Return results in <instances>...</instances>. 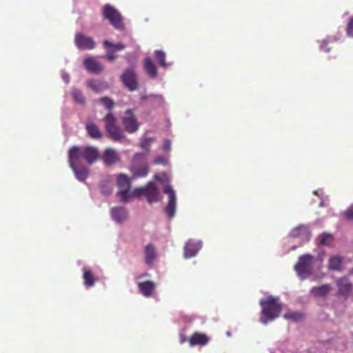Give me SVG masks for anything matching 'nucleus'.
Listing matches in <instances>:
<instances>
[{
	"label": "nucleus",
	"mask_w": 353,
	"mask_h": 353,
	"mask_svg": "<svg viewBox=\"0 0 353 353\" xmlns=\"http://www.w3.org/2000/svg\"><path fill=\"white\" fill-rule=\"evenodd\" d=\"M112 219L117 222H122L127 219L128 212L124 208H114L112 209Z\"/></svg>",
	"instance_id": "5701e85b"
},
{
	"label": "nucleus",
	"mask_w": 353,
	"mask_h": 353,
	"mask_svg": "<svg viewBox=\"0 0 353 353\" xmlns=\"http://www.w3.org/2000/svg\"><path fill=\"white\" fill-rule=\"evenodd\" d=\"M154 178H155L156 179H157V180H160V179H159V176H158V175H157V174L154 176Z\"/></svg>",
	"instance_id": "37998d69"
},
{
	"label": "nucleus",
	"mask_w": 353,
	"mask_h": 353,
	"mask_svg": "<svg viewBox=\"0 0 353 353\" xmlns=\"http://www.w3.org/2000/svg\"><path fill=\"white\" fill-rule=\"evenodd\" d=\"M260 304L262 307L261 321L263 324H267L280 315L282 304L278 302L277 298L269 296L265 300H261Z\"/></svg>",
	"instance_id": "f03ea898"
},
{
	"label": "nucleus",
	"mask_w": 353,
	"mask_h": 353,
	"mask_svg": "<svg viewBox=\"0 0 353 353\" xmlns=\"http://www.w3.org/2000/svg\"><path fill=\"white\" fill-rule=\"evenodd\" d=\"M209 342L208 336L204 333L194 332L189 339L190 345H205Z\"/></svg>",
	"instance_id": "aec40b11"
},
{
	"label": "nucleus",
	"mask_w": 353,
	"mask_h": 353,
	"mask_svg": "<svg viewBox=\"0 0 353 353\" xmlns=\"http://www.w3.org/2000/svg\"><path fill=\"white\" fill-rule=\"evenodd\" d=\"M68 161L76 178L80 181H85L89 175V169L79 161L68 159Z\"/></svg>",
	"instance_id": "9d476101"
},
{
	"label": "nucleus",
	"mask_w": 353,
	"mask_h": 353,
	"mask_svg": "<svg viewBox=\"0 0 353 353\" xmlns=\"http://www.w3.org/2000/svg\"><path fill=\"white\" fill-rule=\"evenodd\" d=\"M140 292L145 297L150 296L156 288V283L152 281L140 282L138 283Z\"/></svg>",
	"instance_id": "412c9836"
},
{
	"label": "nucleus",
	"mask_w": 353,
	"mask_h": 353,
	"mask_svg": "<svg viewBox=\"0 0 353 353\" xmlns=\"http://www.w3.org/2000/svg\"><path fill=\"white\" fill-rule=\"evenodd\" d=\"M330 270L339 271L342 269V258L339 256L330 257L328 263Z\"/></svg>",
	"instance_id": "a878e982"
},
{
	"label": "nucleus",
	"mask_w": 353,
	"mask_h": 353,
	"mask_svg": "<svg viewBox=\"0 0 353 353\" xmlns=\"http://www.w3.org/2000/svg\"><path fill=\"white\" fill-rule=\"evenodd\" d=\"M179 343L183 344L187 341V338L183 332H180L179 334Z\"/></svg>",
	"instance_id": "a19ab883"
},
{
	"label": "nucleus",
	"mask_w": 353,
	"mask_h": 353,
	"mask_svg": "<svg viewBox=\"0 0 353 353\" xmlns=\"http://www.w3.org/2000/svg\"><path fill=\"white\" fill-rule=\"evenodd\" d=\"M331 288L328 284H324L318 287H313L311 290V292L315 296H325L330 291Z\"/></svg>",
	"instance_id": "393cba45"
},
{
	"label": "nucleus",
	"mask_w": 353,
	"mask_h": 353,
	"mask_svg": "<svg viewBox=\"0 0 353 353\" xmlns=\"http://www.w3.org/2000/svg\"><path fill=\"white\" fill-rule=\"evenodd\" d=\"M88 86L94 92H99L100 88V84L94 81L90 80L88 81Z\"/></svg>",
	"instance_id": "f704fd0d"
},
{
	"label": "nucleus",
	"mask_w": 353,
	"mask_h": 353,
	"mask_svg": "<svg viewBox=\"0 0 353 353\" xmlns=\"http://www.w3.org/2000/svg\"><path fill=\"white\" fill-rule=\"evenodd\" d=\"M300 233H303L307 236V238L309 239L310 236V233L308 231V229L305 226H299L294 229L292 234L294 236H299Z\"/></svg>",
	"instance_id": "2f4dec72"
},
{
	"label": "nucleus",
	"mask_w": 353,
	"mask_h": 353,
	"mask_svg": "<svg viewBox=\"0 0 353 353\" xmlns=\"http://www.w3.org/2000/svg\"><path fill=\"white\" fill-rule=\"evenodd\" d=\"M85 130L88 136L93 139L99 140L103 137L99 128L93 122L87 123L85 125Z\"/></svg>",
	"instance_id": "4be33fe9"
},
{
	"label": "nucleus",
	"mask_w": 353,
	"mask_h": 353,
	"mask_svg": "<svg viewBox=\"0 0 353 353\" xmlns=\"http://www.w3.org/2000/svg\"><path fill=\"white\" fill-rule=\"evenodd\" d=\"M144 190H145V187L136 188V189H134L133 194H131L132 196L144 195Z\"/></svg>",
	"instance_id": "ea45409f"
},
{
	"label": "nucleus",
	"mask_w": 353,
	"mask_h": 353,
	"mask_svg": "<svg viewBox=\"0 0 353 353\" xmlns=\"http://www.w3.org/2000/svg\"><path fill=\"white\" fill-rule=\"evenodd\" d=\"M85 68L93 74H100L103 70V65L97 61L95 57H88L84 59Z\"/></svg>",
	"instance_id": "f3484780"
},
{
	"label": "nucleus",
	"mask_w": 353,
	"mask_h": 353,
	"mask_svg": "<svg viewBox=\"0 0 353 353\" xmlns=\"http://www.w3.org/2000/svg\"><path fill=\"white\" fill-rule=\"evenodd\" d=\"M117 186L119 188L118 194L122 201L126 202L132 196L130 192L131 188L130 179L124 174H120L117 176Z\"/></svg>",
	"instance_id": "423d86ee"
},
{
	"label": "nucleus",
	"mask_w": 353,
	"mask_h": 353,
	"mask_svg": "<svg viewBox=\"0 0 353 353\" xmlns=\"http://www.w3.org/2000/svg\"><path fill=\"white\" fill-rule=\"evenodd\" d=\"M171 148V143L169 140H165L163 143V150L165 151H170Z\"/></svg>",
	"instance_id": "79ce46f5"
},
{
	"label": "nucleus",
	"mask_w": 353,
	"mask_h": 353,
	"mask_svg": "<svg viewBox=\"0 0 353 353\" xmlns=\"http://www.w3.org/2000/svg\"><path fill=\"white\" fill-rule=\"evenodd\" d=\"M122 124L124 129L128 133L137 132L139 128V123L132 110H127L122 117Z\"/></svg>",
	"instance_id": "0eeeda50"
},
{
	"label": "nucleus",
	"mask_w": 353,
	"mask_h": 353,
	"mask_svg": "<svg viewBox=\"0 0 353 353\" xmlns=\"http://www.w3.org/2000/svg\"><path fill=\"white\" fill-rule=\"evenodd\" d=\"M143 69L150 78L156 79L157 77V66L150 57H146L143 59Z\"/></svg>",
	"instance_id": "6ab92c4d"
},
{
	"label": "nucleus",
	"mask_w": 353,
	"mask_h": 353,
	"mask_svg": "<svg viewBox=\"0 0 353 353\" xmlns=\"http://www.w3.org/2000/svg\"><path fill=\"white\" fill-rule=\"evenodd\" d=\"M201 247L202 243L201 241L189 239L184 246V257L192 258L195 256Z\"/></svg>",
	"instance_id": "2eb2a0df"
},
{
	"label": "nucleus",
	"mask_w": 353,
	"mask_h": 353,
	"mask_svg": "<svg viewBox=\"0 0 353 353\" xmlns=\"http://www.w3.org/2000/svg\"><path fill=\"white\" fill-rule=\"evenodd\" d=\"M83 279L84 283L88 288L92 287L96 281V279L94 276L92 272L90 270L83 269Z\"/></svg>",
	"instance_id": "bb28decb"
},
{
	"label": "nucleus",
	"mask_w": 353,
	"mask_h": 353,
	"mask_svg": "<svg viewBox=\"0 0 353 353\" xmlns=\"http://www.w3.org/2000/svg\"><path fill=\"white\" fill-rule=\"evenodd\" d=\"M103 46L106 49L105 57L109 61H114L117 56L115 52L117 51L123 50L125 48V46L121 43H113L109 41H103Z\"/></svg>",
	"instance_id": "f8f14e48"
},
{
	"label": "nucleus",
	"mask_w": 353,
	"mask_h": 353,
	"mask_svg": "<svg viewBox=\"0 0 353 353\" xmlns=\"http://www.w3.org/2000/svg\"><path fill=\"white\" fill-rule=\"evenodd\" d=\"M68 159L84 161L88 165H92L100 159V153L95 146H72L68 151Z\"/></svg>",
	"instance_id": "f257e3e1"
},
{
	"label": "nucleus",
	"mask_w": 353,
	"mask_h": 353,
	"mask_svg": "<svg viewBox=\"0 0 353 353\" xmlns=\"http://www.w3.org/2000/svg\"><path fill=\"white\" fill-rule=\"evenodd\" d=\"M163 192L168 195V202L165 208V212L169 218H172L175 215L176 207V196L175 192L170 185H165Z\"/></svg>",
	"instance_id": "6e6552de"
},
{
	"label": "nucleus",
	"mask_w": 353,
	"mask_h": 353,
	"mask_svg": "<svg viewBox=\"0 0 353 353\" xmlns=\"http://www.w3.org/2000/svg\"><path fill=\"white\" fill-rule=\"evenodd\" d=\"M103 17L107 19L110 23L117 30L124 28L123 17L121 13L112 6L106 4L103 7Z\"/></svg>",
	"instance_id": "20e7f679"
},
{
	"label": "nucleus",
	"mask_w": 353,
	"mask_h": 353,
	"mask_svg": "<svg viewBox=\"0 0 353 353\" xmlns=\"http://www.w3.org/2000/svg\"><path fill=\"white\" fill-rule=\"evenodd\" d=\"M153 163L165 165L167 163V159L162 156H159L154 159Z\"/></svg>",
	"instance_id": "4c0bfd02"
},
{
	"label": "nucleus",
	"mask_w": 353,
	"mask_h": 353,
	"mask_svg": "<svg viewBox=\"0 0 353 353\" xmlns=\"http://www.w3.org/2000/svg\"><path fill=\"white\" fill-rule=\"evenodd\" d=\"M288 319H292L294 321H299L303 318V315L300 312H290L284 315Z\"/></svg>",
	"instance_id": "473e14b6"
},
{
	"label": "nucleus",
	"mask_w": 353,
	"mask_h": 353,
	"mask_svg": "<svg viewBox=\"0 0 353 353\" xmlns=\"http://www.w3.org/2000/svg\"><path fill=\"white\" fill-rule=\"evenodd\" d=\"M72 94L73 99L76 103H78V104L82 105H85V97H84L82 92L80 90L77 89V88L73 89L72 91Z\"/></svg>",
	"instance_id": "c85d7f7f"
},
{
	"label": "nucleus",
	"mask_w": 353,
	"mask_h": 353,
	"mask_svg": "<svg viewBox=\"0 0 353 353\" xmlns=\"http://www.w3.org/2000/svg\"><path fill=\"white\" fill-rule=\"evenodd\" d=\"M154 141L152 138L145 139L142 141L141 143V147L142 149L148 150L150 146V143Z\"/></svg>",
	"instance_id": "c9c22d12"
},
{
	"label": "nucleus",
	"mask_w": 353,
	"mask_h": 353,
	"mask_svg": "<svg viewBox=\"0 0 353 353\" xmlns=\"http://www.w3.org/2000/svg\"><path fill=\"white\" fill-rule=\"evenodd\" d=\"M97 101L103 105L108 110H111L114 105V101L108 97H101Z\"/></svg>",
	"instance_id": "7c9ffc66"
},
{
	"label": "nucleus",
	"mask_w": 353,
	"mask_h": 353,
	"mask_svg": "<svg viewBox=\"0 0 353 353\" xmlns=\"http://www.w3.org/2000/svg\"><path fill=\"white\" fill-rule=\"evenodd\" d=\"M319 245H330L333 242V236L331 234L323 233L318 236Z\"/></svg>",
	"instance_id": "cd10ccee"
},
{
	"label": "nucleus",
	"mask_w": 353,
	"mask_h": 353,
	"mask_svg": "<svg viewBox=\"0 0 353 353\" xmlns=\"http://www.w3.org/2000/svg\"><path fill=\"white\" fill-rule=\"evenodd\" d=\"M336 283L338 288L336 294L340 296L347 297L353 288L348 278H339Z\"/></svg>",
	"instance_id": "4468645a"
},
{
	"label": "nucleus",
	"mask_w": 353,
	"mask_h": 353,
	"mask_svg": "<svg viewBox=\"0 0 353 353\" xmlns=\"http://www.w3.org/2000/svg\"><path fill=\"white\" fill-rule=\"evenodd\" d=\"M144 195L148 203H152L158 201L159 191L153 182H149L145 186Z\"/></svg>",
	"instance_id": "a211bd4d"
},
{
	"label": "nucleus",
	"mask_w": 353,
	"mask_h": 353,
	"mask_svg": "<svg viewBox=\"0 0 353 353\" xmlns=\"http://www.w3.org/2000/svg\"><path fill=\"white\" fill-rule=\"evenodd\" d=\"M105 128L109 138L114 142H120L125 139L123 131L117 125V119L112 113L107 114L103 118Z\"/></svg>",
	"instance_id": "7ed1b4c3"
},
{
	"label": "nucleus",
	"mask_w": 353,
	"mask_h": 353,
	"mask_svg": "<svg viewBox=\"0 0 353 353\" xmlns=\"http://www.w3.org/2000/svg\"><path fill=\"white\" fill-rule=\"evenodd\" d=\"M121 80L124 85L130 91H134L138 88V79L137 74L132 68L125 69L122 75Z\"/></svg>",
	"instance_id": "1a4fd4ad"
},
{
	"label": "nucleus",
	"mask_w": 353,
	"mask_h": 353,
	"mask_svg": "<svg viewBox=\"0 0 353 353\" xmlns=\"http://www.w3.org/2000/svg\"><path fill=\"white\" fill-rule=\"evenodd\" d=\"M345 31L347 36L353 37V17L350 18Z\"/></svg>",
	"instance_id": "72a5a7b5"
},
{
	"label": "nucleus",
	"mask_w": 353,
	"mask_h": 353,
	"mask_svg": "<svg viewBox=\"0 0 353 353\" xmlns=\"http://www.w3.org/2000/svg\"><path fill=\"white\" fill-rule=\"evenodd\" d=\"M101 158L103 164L107 167L112 166L121 161L119 153L112 148H105Z\"/></svg>",
	"instance_id": "9b49d317"
},
{
	"label": "nucleus",
	"mask_w": 353,
	"mask_h": 353,
	"mask_svg": "<svg viewBox=\"0 0 353 353\" xmlns=\"http://www.w3.org/2000/svg\"><path fill=\"white\" fill-rule=\"evenodd\" d=\"M143 155L141 154H136L134 156V159L133 161V165L131 167V170L132 172V179H136L139 177H145L147 176L148 173V167L145 163H144L141 166L137 168L136 165V161L139 159L142 158Z\"/></svg>",
	"instance_id": "dca6fc26"
},
{
	"label": "nucleus",
	"mask_w": 353,
	"mask_h": 353,
	"mask_svg": "<svg viewBox=\"0 0 353 353\" xmlns=\"http://www.w3.org/2000/svg\"><path fill=\"white\" fill-rule=\"evenodd\" d=\"M154 57L156 60L159 62V65L163 68H166L168 66V63L165 62V53L162 50H155Z\"/></svg>",
	"instance_id": "c756f323"
},
{
	"label": "nucleus",
	"mask_w": 353,
	"mask_h": 353,
	"mask_svg": "<svg viewBox=\"0 0 353 353\" xmlns=\"http://www.w3.org/2000/svg\"><path fill=\"white\" fill-rule=\"evenodd\" d=\"M313 259L314 257L310 254H303L299 258L294 269L300 276L305 277L310 274L312 270Z\"/></svg>",
	"instance_id": "39448f33"
},
{
	"label": "nucleus",
	"mask_w": 353,
	"mask_h": 353,
	"mask_svg": "<svg viewBox=\"0 0 353 353\" xmlns=\"http://www.w3.org/2000/svg\"><path fill=\"white\" fill-rule=\"evenodd\" d=\"M343 216L347 220H353V207H350L343 212Z\"/></svg>",
	"instance_id": "e433bc0d"
},
{
	"label": "nucleus",
	"mask_w": 353,
	"mask_h": 353,
	"mask_svg": "<svg viewBox=\"0 0 353 353\" xmlns=\"http://www.w3.org/2000/svg\"><path fill=\"white\" fill-rule=\"evenodd\" d=\"M328 43L329 42L327 41L323 40L320 46L321 50L325 52H329L330 48L328 47Z\"/></svg>",
	"instance_id": "58836bf2"
},
{
	"label": "nucleus",
	"mask_w": 353,
	"mask_h": 353,
	"mask_svg": "<svg viewBox=\"0 0 353 353\" xmlns=\"http://www.w3.org/2000/svg\"><path fill=\"white\" fill-rule=\"evenodd\" d=\"M157 256L155 248L154 245L150 243L145 248V263L148 264H152L154 261Z\"/></svg>",
	"instance_id": "b1692460"
},
{
	"label": "nucleus",
	"mask_w": 353,
	"mask_h": 353,
	"mask_svg": "<svg viewBox=\"0 0 353 353\" xmlns=\"http://www.w3.org/2000/svg\"><path fill=\"white\" fill-rule=\"evenodd\" d=\"M74 42L76 46L81 50H92L95 48L94 39L83 33L76 34Z\"/></svg>",
	"instance_id": "ddd939ff"
}]
</instances>
